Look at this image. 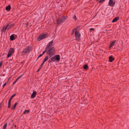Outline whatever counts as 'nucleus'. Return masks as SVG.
<instances>
[{"label":"nucleus","instance_id":"obj_21","mask_svg":"<svg viewBox=\"0 0 129 129\" xmlns=\"http://www.w3.org/2000/svg\"><path fill=\"white\" fill-rule=\"evenodd\" d=\"M16 95V94H14L11 96V97L10 98L9 101H11L12 99Z\"/></svg>","mask_w":129,"mask_h":129},{"label":"nucleus","instance_id":"obj_8","mask_svg":"<svg viewBox=\"0 0 129 129\" xmlns=\"http://www.w3.org/2000/svg\"><path fill=\"white\" fill-rule=\"evenodd\" d=\"M115 2L113 1V0H109L108 5L111 7H113L114 6Z\"/></svg>","mask_w":129,"mask_h":129},{"label":"nucleus","instance_id":"obj_40","mask_svg":"<svg viewBox=\"0 0 129 129\" xmlns=\"http://www.w3.org/2000/svg\"><path fill=\"white\" fill-rule=\"evenodd\" d=\"M79 27H80V26H78V27H76L75 28H77V29H78V28H79Z\"/></svg>","mask_w":129,"mask_h":129},{"label":"nucleus","instance_id":"obj_14","mask_svg":"<svg viewBox=\"0 0 129 129\" xmlns=\"http://www.w3.org/2000/svg\"><path fill=\"white\" fill-rule=\"evenodd\" d=\"M116 42V40H115L114 41L112 42L111 43L109 46V48H111V47H112L113 46V45L115 44Z\"/></svg>","mask_w":129,"mask_h":129},{"label":"nucleus","instance_id":"obj_10","mask_svg":"<svg viewBox=\"0 0 129 129\" xmlns=\"http://www.w3.org/2000/svg\"><path fill=\"white\" fill-rule=\"evenodd\" d=\"M14 24L13 23H9L7 25V26L8 27V26H9V27H8L7 28V29L8 30H9L10 28L12 27H13L14 26Z\"/></svg>","mask_w":129,"mask_h":129},{"label":"nucleus","instance_id":"obj_1","mask_svg":"<svg viewBox=\"0 0 129 129\" xmlns=\"http://www.w3.org/2000/svg\"><path fill=\"white\" fill-rule=\"evenodd\" d=\"M50 58V59H49L48 61L49 63H52L53 62H58L60 59V57L59 55H55L54 56Z\"/></svg>","mask_w":129,"mask_h":129},{"label":"nucleus","instance_id":"obj_12","mask_svg":"<svg viewBox=\"0 0 129 129\" xmlns=\"http://www.w3.org/2000/svg\"><path fill=\"white\" fill-rule=\"evenodd\" d=\"M37 92L36 91H34L33 92V93L31 94V99H33L36 96V95L37 94Z\"/></svg>","mask_w":129,"mask_h":129},{"label":"nucleus","instance_id":"obj_28","mask_svg":"<svg viewBox=\"0 0 129 129\" xmlns=\"http://www.w3.org/2000/svg\"><path fill=\"white\" fill-rule=\"evenodd\" d=\"M43 55V54H40L39 56L37 58V59H36V60H37L38 58L42 56Z\"/></svg>","mask_w":129,"mask_h":129},{"label":"nucleus","instance_id":"obj_2","mask_svg":"<svg viewBox=\"0 0 129 129\" xmlns=\"http://www.w3.org/2000/svg\"><path fill=\"white\" fill-rule=\"evenodd\" d=\"M32 48L31 46H30L26 47L23 50L21 54L22 55H25L26 54H28L31 51Z\"/></svg>","mask_w":129,"mask_h":129},{"label":"nucleus","instance_id":"obj_36","mask_svg":"<svg viewBox=\"0 0 129 129\" xmlns=\"http://www.w3.org/2000/svg\"><path fill=\"white\" fill-rule=\"evenodd\" d=\"M43 65V64L42 63L41 64V65L40 66L39 68H42V67Z\"/></svg>","mask_w":129,"mask_h":129},{"label":"nucleus","instance_id":"obj_5","mask_svg":"<svg viewBox=\"0 0 129 129\" xmlns=\"http://www.w3.org/2000/svg\"><path fill=\"white\" fill-rule=\"evenodd\" d=\"M47 37V35L45 34H42L40 35L37 38V40L39 41H40L46 38Z\"/></svg>","mask_w":129,"mask_h":129},{"label":"nucleus","instance_id":"obj_18","mask_svg":"<svg viewBox=\"0 0 129 129\" xmlns=\"http://www.w3.org/2000/svg\"><path fill=\"white\" fill-rule=\"evenodd\" d=\"M18 103L17 102H16L15 104H14L13 106L11 108V109L12 110H14L15 109V107H16V106L17 105Z\"/></svg>","mask_w":129,"mask_h":129},{"label":"nucleus","instance_id":"obj_32","mask_svg":"<svg viewBox=\"0 0 129 129\" xmlns=\"http://www.w3.org/2000/svg\"><path fill=\"white\" fill-rule=\"evenodd\" d=\"M94 29L93 28H90L89 29V31H94Z\"/></svg>","mask_w":129,"mask_h":129},{"label":"nucleus","instance_id":"obj_19","mask_svg":"<svg viewBox=\"0 0 129 129\" xmlns=\"http://www.w3.org/2000/svg\"><path fill=\"white\" fill-rule=\"evenodd\" d=\"M88 68V66L87 64H85L84 65L83 67V68L85 70H87Z\"/></svg>","mask_w":129,"mask_h":129},{"label":"nucleus","instance_id":"obj_13","mask_svg":"<svg viewBox=\"0 0 129 129\" xmlns=\"http://www.w3.org/2000/svg\"><path fill=\"white\" fill-rule=\"evenodd\" d=\"M7 27L6 26H4L1 29V31L2 33L3 32H5L6 31V29H7Z\"/></svg>","mask_w":129,"mask_h":129},{"label":"nucleus","instance_id":"obj_33","mask_svg":"<svg viewBox=\"0 0 129 129\" xmlns=\"http://www.w3.org/2000/svg\"><path fill=\"white\" fill-rule=\"evenodd\" d=\"M105 0H100L99 1V3H102Z\"/></svg>","mask_w":129,"mask_h":129},{"label":"nucleus","instance_id":"obj_34","mask_svg":"<svg viewBox=\"0 0 129 129\" xmlns=\"http://www.w3.org/2000/svg\"><path fill=\"white\" fill-rule=\"evenodd\" d=\"M41 69V68H39V69L37 70V72H39L40 70Z\"/></svg>","mask_w":129,"mask_h":129},{"label":"nucleus","instance_id":"obj_16","mask_svg":"<svg viewBox=\"0 0 129 129\" xmlns=\"http://www.w3.org/2000/svg\"><path fill=\"white\" fill-rule=\"evenodd\" d=\"M119 19V17H116L115 18L113 19L112 21V22H116L117 20H118Z\"/></svg>","mask_w":129,"mask_h":129},{"label":"nucleus","instance_id":"obj_31","mask_svg":"<svg viewBox=\"0 0 129 129\" xmlns=\"http://www.w3.org/2000/svg\"><path fill=\"white\" fill-rule=\"evenodd\" d=\"M3 64V62L2 60L0 62V68L2 66Z\"/></svg>","mask_w":129,"mask_h":129},{"label":"nucleus","instance_id":"obj_17","mask_svg":"<svg viewBox=\"0 0 129 129\" xmlns=\"http://www.w3.org/2000/svg\"><path fill=\"white\" fill-rule=\"evenodd\" d=\"M11 8V6L10 5H9L8 6L6 7L5 9L6 10L9 11Z\"/></svg>","mask_w":129,"mask_h":129},{"label":"nucleus","instance_id":"obj_3","mask_svg":"<svg viewBox=\"0 0 129 129\" xmlns=\"http://www.w3.org/2000/svg\"><path fill=\"white\" fill-rule=\"evenodd\" d=\"M55 51L54 47L49 48L47 49V54L49 55L50 58H51L52 56L55 54Z\"/></svg>","mask_w":129,"mask_h":129},{"label":"nucleus","instance_id":"obj_29","mask_svg":"<svg viewBox=\"0 0 129 129\" xmlns=\"http://www.w3.org/2000/svg\"><path fill=\"white\" fill-rule=\"evenodd\" d=\"M73 18L75 20H76L77 19L76 16L75 15L73 17Z\"/></svg>","mask_w":129,"mask_h":129},{"label":"nucleus","instance_id":"obj_20","mask_svg":"<svg viewBox=\"0 0 129 129\" xmlns=\"http://www.w3.org/2000/svg\"><path fill=\"white\" fill-rule=\"evenodd\" d=\"M77 31V28H74V29L72 30V35H73V34L74 33V32L75 31Z\"/></svg>","mask_w":129,"mask_h":129},{"label":"nucleus","instance_id":"obj_25","mask_svg":"<svg viewBox=\"0 0 129 129\" xmlns=\"http://www.w3.org/2000/svg\"><path fill=\"white\" fill-rule=\"evenodd\" d=\"M29 110H25L24 112H23V114H26L29 113Z\"/></svg>","mask_w":129,"mask_h":129},{"label":"nucleus","instance_id":"obj_6","mask_svg":"<svg viewBox=\"0 0 129 129\" xmlns=\"http://www.w3.org/2000/svg\"><path fill=\"white\" fill-rule=\"evenodd\" d=\"M14 52V49L13 48H11L10 49L8 54L7 55V58H8L11 57Z\"/></svg>","mask_w":129,"mask_h":129},{"label":"nucleus","instance_id":"obj_9","mask_svg":"<svg viewBox=\"0 0 129 129\" xmlns=\"http://www.w3.org/2000/svg\"><path fill=\"white\" fill-rule=\"evenodd\" d=\"M17 38V35L15 34H12L10 36V39L11 41L15 40Z\"/></svg>","mask_w":129,"mask_h":129},{"label":"nucleus","instance_id":"obj_26","mask_svg":"<svg viewBox=\"0 0 129 129\" xmlns=\"http://www.w3.org/2000/svg\"><path fill=\"white\" fill-rule=\"evenodd\" d=\"M7 123H5L2 129H6L7 126Z\"/></svg>","mask_w":129,"mask_h":129},{"label":"nucleus","instance_id":"obj_41","mask_svg":"<svg viewBox=\"0 0 129 129\" xmlns=\"http://www.w3.org/2000/svg\"><path fill=\"white\" fill-rule=\"evenodd\" d=\"M100 1V0H96V1H99H99Z\"/></svg>","mask_w":129,"mask_h":129},{"label":"nucleus","instance_id":"obj_4","mask_svg":"<svg viewBox=\"0 0 129 129\" xmlns=\"http://www.w3.org/2000/svg\"><path fill=\"white\" fill-rule=\"evenodd\" d=\"M67 16H63L60 17H59L57 20V24L60 25L66 19Z\"/></svg>","mask_w":129,"mask_h":129},{"label":"nucleus","instance_id":"obj_39","mask_svg":"<svg viewBox=\"0 0 129 129\" xmlns=\"http://www.w3.org/2000/svg\"><path fill=\"white\" fill-rule=\"evenodd\" d=\"M46 61H45L44 60L43 61L42 63V64H44V63H45V62Z\"/></svg>","mask_w":129,"mask_h":129},{"label":"nucleus","instance_id":"obj_15","mask_svg":"<svg viewBox=\"0 0 129 129\" xmlns=\"http://www.w3.org/2000/svg\"><path fill=\"white\" fill-rule=\"evenodd\" d=\"M109 61L111 62H112L114 59V58L111 56H110L109 57Z\"/></svg>","mask_w":129,"mask_h":129},{"label":"nucleus","instance_id":"obj_30","mask_svg":"<svg viewBox=\"0 0 129 129\" xmlns=\"http://www.w3.org/2000/svg\"><path fill=\"white\" fill-rule=\"evenodd\" d=\"M3 102H2L0 104V108L1 109L2 108V106L3 105Z\"/></svg>","mask_w":129,"mask_h":129},{"label":"nucleus","instance_id":"obj_11","mask_svg":"<svg viewBox=\"0 0 129 129\" xmlns=\"http://www.w3.org/2000/svg\"><path fill=\"white\" fill-rule=\"evenodd\" d=\"M53 43V40L51 41V42H49L48 44L46 46V47L47 48H49L51 47V46Z\"/></svg>","mask_w":129,"mask_h":129},{"label":"nucleus","instance_id":"obj_23","mask_svg":"<svg viewBox=\"0 0 129 129\" xmlns=\"http://www.w3.org/2000/svg\"><path fill=\"white\" fill-rule=\"evenodd\" d=\"M48 49L47 48H46V47H45V50L44 51H43V53L42 54H43V55L44 53L46 52V53L47 54V49Z\"/></svg>","mask_w":129,"mask_h":129},{"label":"nucleus","instance_id":"obj_35","mask_svg":"<svg viewBox=\"0 0 129 129\" xmlns=\"http://www.w3.org/2000/svg\"><path fill=\"white\" fill-rule=\"evenodd\" d=\"M17 80H17V79H16V80L14 81V82L13 83V85L16 82Z\"/></svg>","mask_w":129,"mask_h":129},{"label":"nucleus","instance_id":"obj_24","mask_svg":"<svg viewBox=\"0 0 129 129\" xmlns=\"http://www.w3.org/2000/svg\"><path fill=\"white\" fill-rule=\"evenodd\" d=\"M11 101H9L8 103V108H10L11 107Z\"/></svg>","mask_w":129,"mask_h":129},{"label":"nucleus","instance_id":"obj_22","mask_svg":"<svg viewBox=\"0 0 129 129\" xmlns=\"http://www.w3.org/2000/svg\"><path fill=\"white\" fill-rule=\"evenodd\" d=\"M24 75V73H23L22 74H21L19 76H18L16 78L17 80H18L19 79H20V78L22 77L23 76V75Z\"/></svg>","mask_w":129,"mask_h":129},{"label":"nucleus","instance_id":"obj_38","mask_svg":"<svg viewBox=\"0 0 129 129\" xmlns=\"http://www.w3.org/2000/svg\"><path fill=\"white\" fill-rule=\"evenodd\" d=\"M6 83H5L3 86L2 87L3 88H4L5 86L6 85Z\"/></svg>","mask_w":129,"mask_h":129},{"label":"nucleus","instance_id":"obj_42","mask_svg":"<svg viewBox=\"0 0 129 129\" xmlns=\"http://www.w3.org/2000/svg\"><path fill=\"white\" fill-rule=\"evenodd\" d=\"M0 109H1L0 108Z\"/></svg>","mask_w":129,"mask_h":129},{"label":"nucleus","instance_id":"obj_27","mask_svg":"<svg viewBox=\"0 0 129 129\" xmlns=\"http://www.w3.org/2000/svg\"><path fill=\"white\" fill-rule=\"evenodd\" d=\"M48 56H47L45 57V58L44 59V60L45 61H46L47 60H48Z\"/></svg>","mask_w":129,"mask_h":129},{"label":"nucleus","instance_id":"obj_7","mask_svg":"<svg viewBox=\"0 0 129 129\" xmlns=\"http://www.w3.org/2000/svg\"><path fill=\"white\" fill-rule=\"evenodd\" d=\"M75 37L76 40H80L81 34L79 31H76L75 33Z\"/></svg>","mask_w":129,"mask_h":129},{"label":"nucleus","instance_id":"obj_37","mask_svg":"<svg viewBox=\"0 0 129 129\" xmlns=\"http://www.w3.org/2000/svg\"><path fill=\"white\" fill-rule=\"evenodd\" d=\"M24 24L26 26L28 25L29 24L28 22H27L26 23H25Z\"/></svg>","mask_w":129,"mask_h":129}]
</instances>
